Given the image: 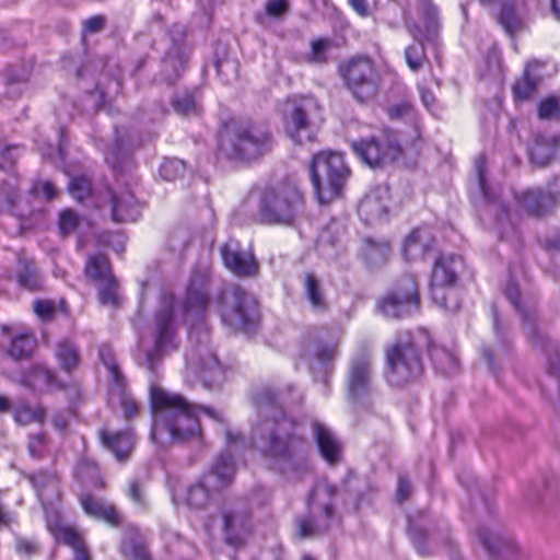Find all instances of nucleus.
<instances>
[{"label":"nucleus","instance_id":"20","mask_svg":"<svg viewBox=\"0 0 560 560\" xmlns=\"http://www.w3.org/2000/svg\"><path fill=\"white\" fill-rule=\"evenodd\" d=\"M172 45L162 59V74L167 83L177 80L185 70L189 58V47L185 42L186 30L183 25H173L170 30Z\"/></svg>","mask_w":560,"mask_h":560},{"label":"nucleus","instance_id":"63","mask_svg":"<svg viewBox=\"0 0 560 560\" xmlns=\"http://www.w3.org/2000/svg\"><path fill=\"white\" fill-rule=\"evenodd\" d=\"M330 46V42L328 39H315L311 44V55L308 60L315 63H322L326 61V54Z\"/></svg>","mask_w":560,"mask_h":560},{"label":"nucleus","instance_id":"8","mask_svg":"<svg viewBox=\"0 0 560 560\" xmlns=\"http://www.w3.org/2000/svg\"><path fill=\"white\" fill-rule=\"evenodd\" d=\"M336 493L335 486L327 480H319L314 485L307 498V514L296 520L300 537L311 538L328 530Z\"/></svg>","mask_w":560,"mask_h":560},{"label":"nucleus","instance_id":"32","mask_svg":"<svg viewBox=\"0 0 560 560\" xmlns=\"http://www.w3.org/2000/svg\"><path fill=\"white\" fill-rule=\"evenodd\" d=\"M518 205L529 214L544 215L552 209L547 191L541 189L528 188L515 195Z\"/></svg>","mask_w":560,"mask_h":560},{"label":"nucleus","instance_id":"26","mask_svg":"<svg viewBox=\"0 0 560 560\" xmlns=\"http://www.w3.org/2000/svg\"><path fill=\"white\" fill-rule=\"evenodd\" d=\"M559 148L560 136L534 135L532 144L528 148L529 159L537 166H547L555 159Z\"/></svg>","mask_w":560,"mask_h":560},{"label":"nucleus","instance_id":"41","mask_svg":"<svg viewBox=\"0 0 560 560\" xmlns=\"http://www.w3.org/2000/svg\"><path fill=\"white\" fill-rule=\"evenodd\" d=\"M56 536L63 544L72 548L74 551V560H91L86 545L80 533L75 529L69 526H63L57 530Z\"/></svg>","mask_w":560,"mask_h":560},{"label":"nucleus","instance_id":"12","mask_svg":"<svg viewBox=\"0 0 560 560\" xmlns=\"http://www.w3.org/2000/svg\"><path fill=\"white\" fill-rule=\"evenodd\" d=\"M235 475V463L230 454H221L201 480L187 490L186 503L190 509L208 506L214 495L229 487Z\"/></svg>","mask_w":560,"mask_h":560},{"label":"nucleus","instance_id":"7","mask_svg":"<svg viewBox=\"0 0 560 560\" xmlns=\"http://www.w3.org/2000/svg\"><path fill=\"white\" fill-rule=\"evenodd\" d=\"M386 380L392 386L401 387L417 381L423 374L421 353L412 337L400 336L386 350Z\"/></svg>","mask_w":560,"mask_h":560},{"label":"nucleus","instance_id":"11","mask_svg":"<svg viewBox=\"0 0 560 560\" xmlns=\"http://www.w3.org/2000/svg\"><path fill=\"white\" fill-rule=\"evenodd\" d=\"M372 358L368 352L354 355L349 364L346 388L355 412L372 411L378 399L373 384Z\"/></svg>","mask_w":560,"mask_h":560},{"label":"nucleus","instance_id":"9","mask_svg":"<svg viewBox=\"0 0 560 560\" xmlns=\"http://www.w3.org/2000/svg\"><path fill=\"white\" fill-rule=\"evenodd\" d=\"M272 139L269 130L255 124H244L220 141L221 150L231 159L254 161L270 151Z\"/></svg>","mask_w":560,"mask_h":560},{"label":"nucleus","instance_id":"46","mask_svg":"<svg viewBox=\"0 0 560 560\" xmlns=\"http://www.w3.org/2000/svg\"><path fill=\"white\" fill-rule=\"evenodd\" d=\"M475 173L477 188L480 197L485 202L491 205L495 201V194L491 190L486 178V160L483 156H478L475 161Z\"/></svg>","mask_w":560,"mask_h":560},{"label":"nucleus","instance_id":"50","mask_svg":"<svg viewBox=\"0 0 560 560\" xmlns=\"http://www.w3.org/2000/svg\"><path fill=\"white\" fill-rule=\"evenodd\" d=\"M213 65L217 70V74L225 83L231 82L237 77L238 63L235 59L229 58L224 55L222 58L217 57Z\"/></svg>","mask_w":560,"mask_h":560},{"label":"nucleus","instance_id":"10","mask_svg":"<svg viewBox=\"0 0 560 560\" xmlns=\"http://www.w3.org/2000/svg\"><path fill=\"white\" fill-rule=\"evenodd\" d=\"M285 131L296 143L313 142L315 130L323 121L322 106L313 96L288 98L285 108Z\"/></svg>","mask_w":560,"mask_h":560},{"label":"nucleus","instance_id":"39","mask_svg":"<svg viewBox=\"0 0 560 560\" xmlns=\"http://www.w3.org/2000/svg\"><path fill=\"white\" fill-rule=\"evenodd\" d=\"M18 282L21 287L36 291L42 288L43 279L36 264L33 260L19 259Z\"/></svg>","mask_w":560,"mask_h":560},{"label":"nucleus","instance_id":"4","mask_svg":"<svg viewBox=\"0 0 560 560\" xmlns=\"http://www.w3.org/2000/svg\"><path fill=\"white\" fill-rule=\"evenodd\" d=\"M310 170L319 203L327 205L341 196L350 176V170L341 153L323 151L315 154Z\"/></svg>","mask_w":560,"mask_h":560},{"label":"nucleus","instance_id":"14","mask_svg":"<svg viewBox=\"0 0 560 560\" xmlns=\"http://www.w3.org/2000/svg\"><path fill=\"white\" fill-rule=\"evenodd\" d=\"M353 152L371 167H380L396 161L401 155L397 135L384 129L378 135L351 143Z\"/></svg>","mask_w":560,"mask_h":560},{"label":"nucleus","instance_id":"40","mask_svg":"<svg viewBox=\"0 0 560 560\" xmlns=\"http://www.w3.org/2000/svg\"><path fill=\"white\" fill-rule=\"evenodd\" d=\"M109 401L112 405L117 404L121 408L126 419H131L139 412V405L125 389V382L113 385L109 393Z\"/></svg>","mask_w":560,"mask_h":560},{"label":"nucleus","instance_id":"15","mask_svg":"<svg viewBox=\"0 0 560 560\" xmlns=\"http://www.w3.org/2000/svg\"><path fill=\"white\" fill-rule=\"evenodd\" d=\"M153 339V350L147 351L144 355V364L151 372L155 371L162 354L176 347L174 300L172 298H165L155 313Z\"/></svg>","mask_w":560,"mask_h":560},{"label":"nucleus","instance_id":"17","mask_svg":"<svg viewBox=\"0 0 560 560\" xmlns=\"http://www.w3.org/2000/svg\"><path fill=\"white\" fill-rule=\"evenodd\" d=\"M336 353V343L323 341L317 332H307L303 336L299 358L315 380H322L327 385Z\"/></svg>","mask_w":560,"mask_h":560},{"label":"nucleus","instance_id":"6","mask_svg":"<svg viewBox=\"0 0 560 560\" xmlns=\"http://www.w3.org/2000/svg\"><path fill=\"white\" fill-rule=\"evenodd\" d=\"M191 348L186 354V369L207 388L220 385L224 380V369L210 345L209 331L195 328L189 331Z\"/></svg>","mask_w":560,"mask_h":560},{"label":"nucleus","instance_id":"3","mask_svg":"<svg viewBox=\"0 0 560 560\" xmlns=\"http://www.w3.org/2000/svg\"><path fill=\"white\" fill-rule=\"evenodd\" d=\"M305 210L304 195L295 182L280 180L265 189L259 202L260 222L293 226Z\"/></svg>","mask_w":560,"mask_h":560},{"label":"nucleus","instance_id":"52","mask_svg":"<svg viewBox=\"0 0 560 560\" xmlns=\"http://www.w3.org/2000/svg\"><path fill=\"white\" fill-rule=\"evenodd\" d=\"M478 535L485 548L493 557L504 556V549L510 548L509 542L498 535L490 534L486 530H480Z\"/></svg>","mask_w":560,"mask_h":560},{"label":"nucleus","instance_id":"44","mask_svg":"<svg viewBox=\"0 0 560 560\" xmlns=\"http://www.w3.org/2000/svg\"><path fill=\"white\" fill-rule=\"evenodd\" d=\"M174 112L180 116H197L200 112L197 101L191 92L183 91L174 95L172 100Z\"/></svg>","mask_w":560,"mask_h":560},{"label":"nucleus","instance_id":"64","mask_svg":"<svg viewBox=\"0 0 560 560\" xmlns=\"http://www.w3.org/2000/svg\"><path fill=\"white\" fill-rule=\"evenodd\" d=\"M79 224V218L72 210H65L59 217V229L63 235L72 233Z\"/></svg>","mask_w":560,"mask_h":560},{"label":"nucleus","instance_id":"24","mask_svg":"<svg viewBox=\"0 0 560 560\" xmlns=\"http://www.w3.org/2000/svg\"><path fill=\"white\" fill-rule=\"evenodd\" d=\"M221 254L225 267L234 275L249 277L257 273L258 265L253 253L243 249L237 241L229 240Z\"/></svg>","mask_w":560,"mask_h":560},{"label":"nucleus","instance_id":"60","mask_svg":"<svg viewBox=\"0 0 560 560\" xmlns=\"http://www.w3.org/2000/svg\"><path fill=\"white\" fill-rule=\"evenodd\" d=\"M443 299L441 301H433L438 306L445 310L446 312H456L459 308L460 290L456 284L447 285L444 288Z\"/></svg>","mask_w":560,"mask_h":560},{"label":"nucleus","instance_id":"58","mask_svg":"<svg viewBox=\"0 0 560 560\" xmlns=\"http://www.w3.org/2000/svg\"><path fill=\"white\" fill-rule=\"evenodd\" d=\"M343 237V228L339 224H331L325 228L319 235V245L324 248L326 245L330 247H340Z\"/></svg>","mask_w":560,"mask_h":560},{"label":"nucleus","instance_id":"53","mask_svg":"<svg viewBox=\"0 0 560 560\" xmlns=\"http://www.w3.org/2000/svg\"><path fill=\"white\" fill-rule=\"evenodd\" d=\"M121 552L129 560H150L147 547L133 537L121 542Z\"/></svg>","mask_w":560,"mask_h":560},{"label":"nucleus","instance_id":"28","mask_svg":"<svg viewBox=\"0 0 560 560\" xmlns=\"http://www.w3.org/2000/svg\"><path fill=\"white\" fill-rule=\"evenodd\" d=\"M80 503L83 511L91 517L104 521L110 526H117L120 523V515L115 506L105 500L96 499L90 493L80 495Z\"/></svg>","mask_w":560,"mask_h":560},{"label":"nucleus","instance_id":"23","mask_svg":"<svg viewBox=\"0 0 560 560\" xmlns=\"http://www.w3.org/2000/svg\"><path fill=\"white\" fill-rule=\"evenodd\" d=\"M105 198L110 206L113 221L133 222L140 217V203L128 188L107 189Z\"/></svg>","mask_w":560,"mask_h":560},{"label":"nucleus","instance_id":"47","mask_svg":"<svg viewBox=\"0 0 560 560\" xmlns=\"http://www.w3.org/2000/svg\"><path fill=\"white\" fill-rule=\"evenodd\" d=\"M98 301L102 305L116 307L119 304L118 283L115 277L97 282Z\"/></svg>","mask_w":560,"mask_h":560},{"label":"nucleus","instance_id":"29","mask_svg":"<svg viewBox=\"0 0 560 560\" xmlns=\"http://www.w3.org/2000/svg\"><path fill=\"white\" fill-rule=\"evenodd\" d=\"M28 480L36 490L38 499L44 506L52 505L59 500V481L55 474L40 471L30 475Z\"/></svg>","mask_w":560,"mask_h":560},{"label":"nucleus","instance_id":"30","mask_svg":"<svg viewBox=\"0 0 560 560\" xmlns=\"http://www.w3.org/2000/svg\"><path fill=\"white\" fill-rule=\"evenodd\" d=\"M54 354L59 368L67 374H71L80 365V349L70 338L65 337L58 340L54 348Z\"/></svg>","mask_w":560,"mask_h":560},{"label":"nucleus","instance_id":"55","mask_svg":"<svg viewBox=\"0 0 560 560\" xmlns=\"http://www.w3.org/2000/svg\"><path fill=\"white\" fill-rule=\"evenodd\" d=\"M190 242L189 231L184 228L173 230L167 237V246L171 252L182 255Z\"/></svg>","mask_w":560,"mask_h":560},{"label":"nucleus","instance_id":"31","mask_svg":"<svg viewBox=\"0 0 560 560\" xmlns=\"http://www.w3.org/2000/svg\"><path fill=\"white\" fill-rule=\"evenodd\" d=\"M314 436L322 456L330 464L340 459L341 445L334 433L319 422L313 424Z\"/></svg>","mask_w":560,"mask_h":560},{"label":"nucleus","instance_id":"2","mask_svg":"<svg viewBox=\"0 0 560 560\" xmlns=\"http://www.w3.org/2000/svg\"><path fill=\"white\" fill-rule=\"evenodd\" d=\"M150 398L153 416L151 439L156 443H184L198 439L199 412H203L217 423H225V416L221 410L191 405L182 395L165 392L160 387H151Z\"/></svg>","mask_w":560,"mask_h":560},{"label":"nucleus","instance_id":"36","mask_svg":"<svg viewBox=\"0 0 560 560\" xmlns=\"http://www.w3.org/2000/svg\"><path fill=\"white\" fill-rule=\"evenodd\" d=\"M540 68L541 63L538 61L527 63L523 77L513 86V92L517 100H527L536 92L541 77L538 71Z\"/></svg>","mask_w":560,"mask_h":560},{"label":"nucleus","instance_id":"62","mask_svg":"<svg viewBox=\"0 0 560 560\" xmlns=\"http://www.w3.org/2000/svg\"><path fill=\"white\" fill-rule=\"evenodd\" d=\"M289 11V2H267L265 14H258L257 19L261 24H266L267 18L281 19Z\"/></svg>","mask_w":560,"mask_h":560},{"label":"nucleus","instance_id":"38","mask_svg":"<svg viewBox=\"0 0 560 560\" xmlns=\"http://www.w3.org/2000/svg\"><path fill=\"white\" fill-rule=\"evenodd\" d=\"M85 278L94 283L108 280L113 277L108 258L103 254L89 256L84 267Z\"/></svg>","mask_w":560,"mask_h":560},{"label":"nucleus","instance_id":"1","mask_svg":"<svg viewBox=\"0 0 560 560\" xmlns=\"http://www.w3.org/2000/svg\"><path fill=\"white\" fill-rule=\"evenodd\" d=\"M284 402L285 399L269 387H262L254 394L257 420L250 430V446L271 469L292 474L307 466V442L299 433L296 420L284 412Z\"/></svg>","mask_w":560,"mask_h":560},{"label":"nucleus","instance_id":"51","mask_svg":"<svg viewBox=\"0 0 560 560\" xmlns=\"http://www.w3.org/2000/svg\"><path fill=\"white\" fill-rule=\"evenodd\" d=\"M389 254L387 243H375L372 240L365 241L364 257L371 265L382 264Z\"/></svg>","mask_w":560,"mask_h":560},{"label":"nucleus","instance_id":"16","mask_svg":"<svg viewBox=\"0 0 560 560\" xmlns=\"http://www.w3.org/2000/svg\"><path fill=\"white\" fill-rule=\"evenodd\" d=\"M418 310V287L409 275L401 277L378 303V311L393 319L413 315Z\"/></svg>","mask_w":560,"mask_h":560},{"label":"nucleus","instance_id":"54","mask_svg":"<svg viewBox=\"0 0 560 560\" xmlns=\"http://www.w3.org/2000/svg\"><path fill=\"white\" fill-rule=\"evenodd\" d=\"M186 172V164L179 159H167L160 166V175L166 180L184 177Z\"/></svg>","mask_w":560,"mask_h":560},{"label":"nucleus","instance_id":"43","mask_svg":"<svg viewBox=\"0 0 560 560\" xmlns=\"http://www.w3.org/2000/svg\"><path fill=\"white\" fill-rule=\"evenodd\" d=\"M431 359L434 369L444 375H452L458 370V359L444 348L434 349L431 352Z\"/></svg>","mask_w":560,"mask_h":560},{"label":"nucleus","instance_id":"34","mask_svg":"<svg viewBox=\"0 0 560 560\" xmlns=\"http://www.w3.org/2000/svg\"><path fill=\"white\" fill-rule=\"evenodd\" d=\"M100 436L102 443L113 452L119 462L125 460L133 447L132 434L127 431L112 433L106 430H101Z\"/></svg>","mask_w":560,"mask_h":560},{"label":"nucleus","instance_id":"21","mask_svg":"<svg viewBox=\"0 0 560 560\" xmlns=\"http://www.w3.org/2000/svg\"><path fill=\"white\" fill-rule=\"evenodd\" d=\"M0 332L9 339L5 353L10 359L20 362L32 358L37 340L31 328L22 324H2Z\"/></svg>","mask_w":560,"mask_h":560},{"label":"nucleus","instance_id":"61","mask_svg":"<svg viewBox=\"0 0 560 560\" xmlns=\"http://www.w3.org/2000/svg\"><path fill=\"white\" fill-rule=\"evenodd\" d=\"M21 148L18 145H4L0 143V170L8 171L13 167Z\"/></svg>","mask_w":560,"mask_h":560},{"label":"nucleus","instance_id":"35","mask_svg":"<svg viewBox=\"0 0 560 560\" xmlns=\"http://www.w3.org/2000/svg\"><path fill=\"white\" fill-rule=\"evenodd\" d=\"M208 277L205 272H195L187 288V312L196 307L205 310L209 303L207 290Z\"/></svg>","mask_w":560,"mask_h":560},{"label":"nucleus","instance_id":"49","mask_svg":"<svg viewBox=\"0 0 560 560\" xmlns=\"http://www.w3.org/2000/svg\"><path fill=\"white\" fill-rule=\"evenodd\" d=\"M77 477L86 486L103 487L98 467L92 462H82L77 470Z\"/></svg>","mask_w":560,"mask_h":560},{"label":"nucleus","instance_id":"27","mask_svg":"<svg viewBox=\"0 0 560 560\" xmlns=\"http://www.w3.org/2000/svg\"><path fill=\"white\" fill-rule=\"evenodd\" d=\"M434 236L430 228H417L405 240L402 254L407 260L422 259L432 249Z\"/></svg>","mask_w":560,"mask_h":560},{"label":"nucleus","instance_id":"56","mask_svg":"<svg viewBox=\"0 0 560 560\" xmlns=\"http://www.w3.org/2000/svg\"><path fill=\"white\" fill-rule=\"evenodd\" d=\"M540 119H560V95H551L538 104Z\"/></svg>","mask_w":560,"mask_h":560},{"label":"nucleus","instance_id":"59","mask_svg":"<svg viewBox=\"0 0 560 560\" xmlns=\"http://www.w3.org/2000/svg\"><path fill=\"white\" fill-rule=\"evenodd\" d=\"M69 192L78 201L83 202L90 197L92 186L90 180L84 176L72 177L69 183Z\"/></svg>","mask_w":560,"mask_h":560},{"label":"nucleus","instance_id":"22","mask_svg":"<svg viewBox=\"0 0 560 560\" xmlns=\"http://www.w3.org/2000/svg\"><path fill=\"white\" fill-rule=\"evenodd\" d=\"M462 259L455 255H442L434 264L431 276V296L433 301H441L444 288L457 284V272Z\"/></svg>","mask_w":560,"mask_h":560},{"label":"nucleus","instance_id":"19","mask_svg":"<svg viewBox=\"0 0 560 560\" xmlns=\"http://www.w3.org/2000/svg\"><path fill=\"white\" fill-rule=\"evenodd\" d=\"M225 541L234 547L243 545L252 530L250 511L246 503L233 501L221 510Z\"/></svg>","mask_w":560,"mask_h":560},{"label":"nucleus","instance_id":"37","mask_svg":"<svg viewBox=\"0 0 560 560\" xmlns=\"http://www.w3.org/2000/svg\"><path fill=\"white\" fill-rule=\"evenodd\" d=\"M505 295L514 308L522 315L526 332L533 335L536 324L535 312L533 308L523 305L518 285L512 279H510L505 285Z\"/></svg>","mask_w":560,"mask_h":560},{"label":"nucleus","instance_id":"48","mask_svg":"<svg viewBox=\"0 0 560 560\" xmlns=\"http://www.w3.org/2000/svg\"><path fill=\"white\" fill-rule=\"evenodd\" d=\"M98 357L104 366L109 372L113 385L125 382V377L122 376L120 369L116 362L114 351L109 346H102L98 350Z\"/></svg>","mask_w":560,"mask_h":560},{"label":"nucleus","instance_id":"25","mask_svg":"<svg viewBox=\"0 0 560 560\" xmlns=\"http://www.w3.org/2000/svg\"><path fill=\"white\" fill-rule=\"evenodd\" d=\"M389 203V189L387 186H375L360 201L359 214L366 222H373L386 215Z\"/></svg>","mask_w":560,"mask_h":560},{"label":"nucleus","instance_id":"42","mask_svg":"<svg viewBox=\"0 0 560 560\" xmlns=\"http://www.w3.org/2000/svg\"><path fill=\"white\" fill-rule=\"evenodd\" d=\"M498 21L509 35L524 27V15L517 11L514 2H502L498 13Z\"/></svg>","mask_w":560,"mask_h":560},{"label":"nucleus","instance_id":"18","mask_svg":"<svg viewBox=\"0 0 560 560\" xmlns=\"http://www.w3.org/2000/svg\"><path fill=\"white\" fill-rule=\"evenodd\" d=\"M341 75L358 102L368 103L376 96L377 73L369 58H352L341 68Z\"/></svg>","mask_w":560,"mask_h":560},{"label":"nucleus","instance_id":"5","mask_svg":"<svg viewBox=\"0 0 560 560\" xmlns=\"http://www.w3.org/2000/svg\"><path fill=\"white\" fill-rule=\"evenodd\" d=\"M222 322L234 330L249 334L255 330L259 320L256 299L235 284L222 288L218 296Z\"/></svg>","mask_w":560,"mask_h":560},{"label":"nucleus","instance_id":"33","mask_svg":"<svg viewBox=\"0 0 560 560\" xmlns=\"http://www.w3.org/2000/svg\"><path fill=\"white\" fill-rule=\"evenodd\" d=\"M303 293L311 308L315 313H325L329 308L320 280L313 273L303 276Z\"/></svg>","mask_w":560,"mask_h":560},{"label":"nucleus","instance_id":"45","mask_svg":"<svg viewBox=\"0 0 560 560\" xmlns=\"http://www.w3.org/2000/svg\"><path fill=\"white\" fill-rule=\"evenodd\" d=\"M345 491L352 499L353 506L359 510L361 503L371 491V486L366 480L350 477L345 481Z\"/></svg>","mask_w":560,"mask_h":560},{"label":"nucleus","instance_id":"13","mask_svg":"<svg viewBox=\"0 0 560 560\" xmlns=\"http://www.w3.org/2000/svg\"><path fill=\"white\" fill-rule=\"evenodd\" d=\"M418 12L420 13L419 21L408 20L409 33L417 43L405 49L406 62L412 71H418L427 59L423 42L438 45L440 32L435 5L431 2H421Z\"/></svg>","mask_w":560,"mask_h":560},{"label":"nucleus","instance_id":"57","mask_svg":"<svg viewBox=\"0 0 560 560\" xmlns=\"http://www.w3.org/2000/svg\"><path fill=\"white\" fill-rule=\"evenodd\" d=\"M45 409L43 407H37L32 409L30 407H21L18 408L14 412V419L16 423L25 425L32 422L43 423L45 420Z\"/></svg>","mask_w":560,"mask_h":560}]
</instances>
